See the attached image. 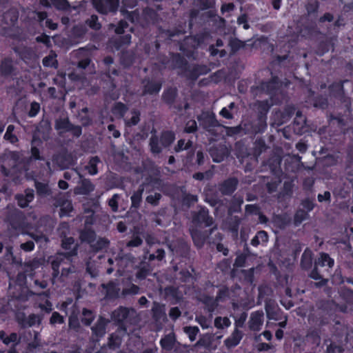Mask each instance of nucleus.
Listing matches in <instances>:
<instances>
[{"mask_svg": "<svg viewBox=\"0 0 353 353\" xmlns=\"http://www.w3.org/2000/svg\"><path fill=\"white\" fill-rule=\"evenodd\" d=\"M173 69H178V75L190 81L192 85L201 75L206 74L210 69L205 65L189 64L188 60L179 53L173 54L171 59Z\"/></svg>", "mask_w": 353, "mask_h": 353, "instance_id": "1", "label": "nucleus"}, {"mask_svg": "<svg viewBox=\"0 0 353 353\" xmlns=\"http://www.w3.org/2000/svg\"><path fill=\"white\" fill-rule=\"evenodd\" d=\"M110 321L117 327V332L123 335H130L133 331H128L132 325H137L140 318L137 311L132 307L119 306L110 314Z\"/></svg>", "mask_w": 353, "mask_h": 353, "instance_id": "2", "label": "nucleus"}, {"mask_svg": "<svg viewBox=\"0 0 353 353\" xmlns=\"http://www.w3.org/2000/svg\"><path fill=\"white\" fill-rule=\"evenodd\" d=\"M54 129L61 136L65 133H70L74 138H79L82 134V128L79 125H74L70 121L66 112H62L54 120Z\"/></svg>", "mask_w": 353, "mask_h": 353, "instance_id": "3", "label": "nucleus"}, {"mask_svg": "<svg viewBox=\"0 0 353 353\" xmlns=\"http://www.w3.org/2000/svg\"><path fill=\"white\" fill-rule=\"evenodd\" d=\"M263 83L265 92L270 95V101H272L273 103L279 105L287 101L288 97L281 89L282 82L279 77H272L270 81Z\"/></svg>", "mask_w": 353, "mask_h": 353, "instance_id": "4", "label": "nucleus"}, {"mask_svg": "<svg viewBox=\"0 0 353 353\" xmlns=\"http://www.w3.org/2000/svg\"><path fill=\"white\" fill-rule=\"evenodd\" d=\"M175 139V134L172 131H163L159 137L157 135H152L149 141L150 150L154 154H159L162 152V147L169 148Z\"/></svg>", "mask_w": 353, "mask_h": 353, "instance_id": "5", "label": "nucleus"}, {"mask_svg": "<svg viewBox=\"0 0 353 353\" xmlns=\"http://www.w3.org/2000/svg\"><path fill=\"white\" fill-rule=\"evenodd\" d=\"M192 223L196 228H212L215 223L214 218L210 215L208 208L198 205L196 210L191 212Z\"/></svg>", "mask_w": 353, "mask_h": 353, "instance_id": "6", "label": "nucleus"}, {"mask_svg": "<svg viewBox=\"0 0 353 353\" xmlns=\"http://www.w3.org/2000/svg\"><path fill=\"white\" fill-rule=\"evenodd\" d=\"M296 108L292 105H286L283 111L274 110L271 116L270 126L276 128L285 123L294 114Z\"/></svg>", "mask_w": 353, "mask_h": 353, "instance_id": "7", "label": "nucleus"}, {"mask_svg": "<svg viewBox=\"0 0 353 353\" xmlns=\"http://www.w3.org/2000/svg\"><path fill=\"white\" fill-rule=\"evenodd\" d=\"M197 120L199 123V125L210 134L214 136H216L218 134L216 128L221 125L216 119L214 113L203 112L200 115L197 116Z\"/></svg>", "mask_w": 353, "mask_h": 353, "instance_id": "8", "label": "nucleus"}, {"mask_svg": "<svg viewBox=\"0 0 353 353\" xmlns=\"http://www.w3.org/2000/svg\"><path fill=\"white\" fill-rule=\"evenodd\" d=\"M217 225H214V227L210 228L207 230H201L196 227H190L189 228V232L194 246L198 249L202 248L204 246L206 240L215 230H217Z\"/></svg>", "mask_w": 353, "mask_h": 353, "instance_id": "9", "label": "nucleus"}, {"mask_svg": "<svg viewBox=\"0 0 353 353\" xmlns=\"http://www.w3.org/2000/svg\"><path fill=\"white\" fill-rule=\"evenodd\" d=\"M95 10L100 14H115L119 7V0H91Z\"/></svg>", "mask_w": 353, "mask_h": 353, "instance_id": "10", "label": "nucleus"}, {"mask_svg": "<svg viewBox=\"0 0 353 353\" xmlns=\"http://www.w3.org/2000/svg\"><path fill=\"white\" fill-rule=\"evenodd\" d=\"M110 323V319H107L102 316H99L94 325L91 327L92 335L90 338L91 342L96 343L102 338L106 332V327Z\"/></svg>", "mask_w": 353, "mask_h": 353, "instance_id": "11", "label": "nucleus"}, {"mask_svg": "<svg viewBox=\"0 0 353 353\" xmlns=\"http://www.w3.org/2000/svg\"><path fill=\"white\" fill-rule=\"evenodd\" d=\"M243 124V134L250 136H255L265 132L267 128L266 121L258 119L253 121H248Z\"/></svg>", "mask_w": 353, "mask_h": 353, "instance_id": "12", "label": "nucleus"}, {"mask_svg": "<svg viewBox=\"0 0 353 353\" xmlns=\"http://www.w3.org/2000/svg\"><path fill=\"white\" fill-rule=\"evenodd\" d=\"M52 162L61 170H65L74 164V159L71 153L68 152H60L52 156Z\"/></svg>", "mask_w": 353, "mask_h": 353, "instance_id": "13", "label": "nucleus"}, {"mask_svg": "<svg viewBox=\"0 0 353 353\" xmlns=\"http://www.w3.org/2000/svg\"><path fill=\"white\" fill-rule=\"evenodd\" d=\"M209 154L214 162L220 163L230 154V150L224 144H218L210 148Z\"/></svg>", "mask_w": 353, "mask_h": 353, "instance_id": "14", "label": "nucleus"}, {"mask_svg": "<svg viewBox=\"0 0 353 353\" xmlns=\"http://www.w3.org/2000/svg\"><path fill=\"white\" fill-rule=\"evenodd\" d=\"M239 180L236 177H230L218 185V190L223 196H231L237 189Z\"/></svg>", "mask_w": 353, "mask_h": 353, "instance_id": "15", "label": "nucleus"}, {"mask_svg": "<svg viewBox=\"0 0 353 353\" xmlns=\"http://www.w3.org/2000/svg\"><path fill=\"white\" fill-rule=\"evenodd\" d=\"M151 312L152 319L157 325H162L168 321L164 304L154 301Z\"/></svg>", "mask_w": 353, "mask_h": 353, "instance_id": "16", "label": "nucleus"}, {"mask_svg": "<svg viewBox=\"0 0 353 353\" xmlns=\"http://www.w3.org/2000/svg\"><path fill=\"white\" fill-rule=\"evenodd\" d=\"M293 130L295 134L299 135L308 132L307 119L300 110L296 112V117L293 121Z\"/></svg>", "mask_w": 353, "mask_h": 353, "instance_id": "17", "label": "nucleus"}, {"mask_svg": "<svg viewBox=\"0 0 353 353\" xmlns=\"http://www.w3.org/2000/svg\"><path fill=\"white\" fill-rule=\"evenodd\" d=\"M143 83V91L142 95L145 96L147 94L154 95L157 94L161 88V83L159 81H156L150 79H145L142 81Z\"/></svg>", "mask_w": 353, "mask_h": 353, "instance_id": "18", "label": "nucleus"}, {"mask_svg": "<svg viewBox=\"0 0 353 353\" xmlns=\"http://www.w3.org/2000/svg\"><path fill=\"white\" fill-rule=\"evenodd\" d=\"M275 105V103H273L272 101H268V100H263V101H256L254 103V106L257 112V118L260 119H263V121H266L267 119V114L269 112L270 108Z\"/></svg>", "mask_w": 353, "mask_h": 353, "instance_id": "19", "label": "nucleus"}, {"mask_svg": "<svg viewBox=\"0 0 353 353\" xmlns=\"http://www.w3.org/2000/svg\"><path fill=\"white\" fill-rule=\"evenodd\" d=\"M316 306L323 314L332 315L338 308V304L332 300H319L316 302Z\"/></svg>", "mask_w": 353, "mask_h": 353, "instance_id": "20", "label": "nucleus"}, {"mask_svg": "<svg viewBox=\"0 0 353 353\" xmlns=\"http://www.w3.org/2000/svg\"><path fill=\"white\" fill-rule=\"evenodd\" d=\"M75 172L79 176L80 181L74 190V194L86 195L92 192L94 189V185L91 181L86 179H82V176L77 171Z\"/></svg>", "mask_w": 353, "mask_h": 353, "instance_id": "21", "label": "nucleus"}, {"mask_svg": "<svg viewBox=\"0 0 353 353\" xmlns=\"http://www.w3.org/2000/svg\"><path fill=\"white\" fill-rule=\"evenodd\" d=\"M16 67L14 65L11 58L6 57L3 59L0 63V74L4 77H8L16 74Z\"/></svg>", "mask_w": 353, "mask_h": 353, "instance_id": "22", "label": "nucleus"}, {"mask_svg": "<svg viewBox=\"0 0 353 353\" xmlns=\"http://www.w3.org/2000/svg\"><path fill=\"white\" fill-rule=\"evenodd\" d=\"M34 186L37 194L39 198L49 199L50 196H52L54 192L51 190L48 183L35 181Z\"/></svg>", "mask_w": 353, "mask_h": 353, "instance_id": "23", "label": "nucleus"}, {"mask_svg": "<svg viewBox=\"0 0 353 353\" xmlns=\"http://www.w3.org/2000/svg\"><path fill=\"white\" fill-rule=\"evenodd\" d=\"M110 241L105 237L97 236L90 245L91 250L94 252H98L108 248Z\"/></svg>", "mask_w": 353, "mask_h": 353, "instance_id": "24", "label": "nucleus"}, {"mask_svg": "<svg viewBox=\"0 0 353 353\" xmlns=\"http://www.w3.org/2000/svg\"><path fill=\"white\" fill-rule=\"evenodd\" d=\"M345 82H348V80L341 81L338 83H333L330 88L333 96L343 101H345V91L343 88V83Z\"/></svg>", "mask_w": 353, "mask_h": 353, "instance_id": "25", "label": "nucleus"}, {"mask_svg": "<svg viewBox=\"0 0 353 353\" xmlns=\"http://www.w3.org/2000/svg\"><path fill=\"white\" fill-rule=\"evenodd\" d=\"M177 95L178 92L176 88H169L163 92L162 100L171 108L174 105Z\"/></svg>", "mask_w": 353, "mask_h": 353, "instance_id": "26", "label": "nucleus"}, {"mask_svg": "<svg viewBox=\"0 0 353 353\" xmlns=\"http://www.w3.org/2000/svg\"><path fill=\"white\" fill-rule=\"evenodd\" d=\"M97 234L91 228H83L79 231V238L81 242L90 245L97 237Z\"/></svg>", "mask_w": 353, "mask_h": 353, "instance_id": "27", "label": "nucleus"}, {"mask_svg": "<svg viewBox=\"0 0 353 353\" xmlns=\"http://www.w3.org/2000/svg\"><path fill=\"white\" fill-rule=\"evenodd\" d=\"M243 203V199L241 196H234L231 199L230 205L228 210V214L232 216L233 213L240 212Z\"/></svg>", "mask_w": 353, "mask_h": 353, "instance_id": "28", "label": "nucleus"}, {"mask_svg": "<svg viewBox=\"0 0 353 353\" xmlns=\"http://www.w3.org/2000/svg\"><path fill=\"white\" fill-rule=\"evenodd\" d=\"M175 343L176 337L174 333H170L165 335L160 341L161 347L166 351L172 350L174 347Z\"/></svg>", "mask_w": 353, "mask_h": 353, "instance_id": "29", "label": "nucleus"}, {"mask_svg": "<svg viewBox=\"0 0 353 353\" xmlns=\"http://www.w3.org/2000/svg\"><path fill=\"white\" fill-rule=\"evenodd\" d=\"M338 293L347 303L353 304V290L343 285L338 288Z\"/></svg>", "mask_w": 353, "mask_h": 353, "instance_id": "30", "label": "nucleus"}, {"mask_svg": "<svg viewBox=\"0 0 353 353\" xmlns=\"http://www.w3.org/2000/svg\"><path fill=\"white\" fill-rule=\"evenodd\" d=\"M263 316L262 312H256L251 315L250 320L249 321L250 330L254 331L259 330V327L262 324Z\"/></svg>", "mask_w": 353, "mask_h": 353, "instance_id": "31", "label": "nucleus"}, {"mask_svg": "<svg viewBox=\"0 0 353 353\" xmlns=\"http://www.w3.org/2000/svg\"><path fill=\"white\" fill-rule=\"evenodd\" d=\"M253 156L257 161L259 157L263 152H265L268 149V146L266 145L265 141L262 139H257L254 143Z\"/></svg>", "mask_w": 353, "mask_h": 353, "instance_id": "32", "label": "nucleus"}, {"mask_svg": "<svg viewBox=\"0 0 353 353\" xmlns=\"http://www.w3.org/2000/svg\"><path fill=\"white\" fill-rule=\"evenodd\" d=\"M152 269L148 263L142 261L139 264V270L136 273V277L141 280L145 279L152 272Z\"/></svg>", "mask_w": 353, "mask_h": 353, "instance_id": "33", "label": "nucleus"}, {"mask_svg": "<svg viewBox=\"0 0 353 353\" xmlns=\"http://www.w3.org/2000/svg\"><path fill=\"white\" fill-rule=\"evenodd\" d=\"M242 332L237 328L234 330L232 336L225 341V344L228 347H232L237 345L242 338Z\"/></svg>", "mask_w": 353, "mask_h": 353, "instance_id": "34", "label": "nucleus"}, {"mask_svg": "<svg viewBox=\"0 0 353 353\" xmlns=\"http://www.w3.org/2000/svg\"><path fill=\"white\" fill-rule=\"evenodd\" d=\"M312 251L306 248L301 256V266L304 270H308L312 267Z\"/></svg>", "mask_w": 353, "mask_h": 353, "instance_id": "35", "label": "nucleus"}, {"mask_svg": "<svg viewBox=\"0 0 353 353\" xmlns=\"http://www.w3.org/2000/svg\"><path fill=\"white\" fill-rule=\"evenodd\" d=\"M101 288L106 290V296L114 297L118 296L120 290L118 285L113 281H110L108 283H102Z\"/></svg>", "mask_w": 353, "mask_h": 353, "instance_id": "36", "label": "nucleus"}, {"mask_svg": "<svg viewBox=\"0 0 353 353\" xmlns=\"http://www.w3.org/2000/svg\"><path fill=\"white\" fill-rule=\"evenodd\" d=\"M95 319V314L93 311L87 308L82 310L81 321L85 326H90Z\"/></svg>", "mask_w": 353, "mask_h": 353, "instance_id": "37", "label": "nucleus"}, {"mask_svg": "<svg viewBox=\"0 0 353 353\" xmlns=\"http://www.w3.org/2000/svg\"><path fill=\"white\" fill-rule=\"evenodd\" d=\"M41 320H42L41 316L34 314H30L27 318H26L25 319L23 320L21 326H22V327L25 328L27 327H32V326L34 325L36 323L39 325L41 322Z\"/></svg>", "mask_w": 353, "mask_h": 353, "instance_id": "38", "label": "nucleus"}, {"mask_svg": "<svg viewBox=\"0 0 353 353\" xmlns=\"http://www.w3.org/2000/svg\"><path fill=\"white\" fill-rule=\"evenodd\" d=\"M228 46L230 47V56H233L241 48L245 46V43L237 38L231 37Z\"/></svg>", "mask_w": 353, "mask_h": 353, "instance_id": "39", "label": "nucleus"}, {"mask_svg": "<svg viewBox=\"0 0 353 353\" xmlns=\"http://www.w3.org/2000/svg\"><path fill=\"white\" fill-rule=\"evenodd\" d=\"M144 188L143 186H140L139 189L134 192L132 196H131L132 205L131 208L137 209L140 206V203L142 201V194L143 192Z\"/></svg>", "mask_w": 353, "mask_h": 353, "instance_id": "40", "label": "nucleus"}, {"mask_svg": "<svg viewBox=\"0 0 353 353\" xmlns=\"http://www.w3.org/2000/svg\"><path fill=\"white\" fill-rule=\"evenodd\" d=\"M235 154L238 159H243L250 155L245 145L241 142H236L234 145Z\"/></svg>", "mask_w": 353, "mask_h": 353, "instance_id": "41", "label": "nucleus"}, {"mask_svg": "<svg viewBox=\"0 0 353 353\" xmlns=\"http://www.w3.org/2000/svg\"><path fill=\"white\" fill-rule=\"evenodd\" d=\"M56 57L57 54L53 51H51L49 55L45 57L43 59V65L46 67L57 68L59 64L57 60L55 59Z\"/></svg>", "mask_w": 353, "mask_h": 353, "instance_id": "42", "label": "nucleus"}, {"mask_svg": "<svg viewBox=\"0 0 353 353\" xmlns=\"http://www.w3.org/2000/svg\"><path fill=\"white\" fill-rule=\"evenodd\" d=\"M273 222L280 229H284L290 223V219L285 215L278 214L274 216Z\"/></svg>", "mask_w": 353, "mask_h": 353, "instance_id": "43", "label": "nucleus"}, {"mask_svg": "<svg viewBox=\"0 0 353 353\" xmlns=\"http://www.w3.org/2000/svg\"><path fill=\"white\" fill-rule=\"evenodd\" d=\"M205 201L208 203L212 207H215L217 205H222L223 204V200L219 198L217 193L206 194Z\"/></svg>", "mask_w": 353, "mask_h": 353, "instance_id": "44", "label": "nucleus"}, {"mask_svg": "<svg viewBox=\"0 0 353 353\" xmlns=\"http://www.w3.org/2000/svg\"><path fill=\"white\" fill-rule=\"evenodd\" d=\"M214 340V335L211 334H206L203 335L199 340L195 343V347H210Z\"/></svg>", "mask_w": 353, "mask_h": 353, "instance_id": "45", "label": "nucleus"}, {"mask_svg": "<svg viewBox=\"0 0 353 353\" xmlns=\"http://www.w3.org/2000/svg\"><path fill=\"white\" fill-rule=\"evenodd\" d=\"M100 162L99 157L95 156L90 158L88 164L85 166L86 170L90 174H96L98 172L97 163Z\"/></svg>", "mask_w": 353, "mask_h": 353, "instance_id": "46", "label": "nucleus"}, {"mask_svg": "<svg viewBox=\"0 0 353 353\" xmlns=\"http://www.w3.org/2000/svg\"><path fill=\"white\" fill-rule=\"evenodd\" d=\"M268 239V234L264 230L259 231L256 236L252 239L251 244L254 246L259 245L260 242H267Z\"/></svg>", "mask_w": 353, "mask_h": 353, "instance_id": "47", "label": "nucleus"}, {"mask_svg": "<svg viewBox=\"0 0 353 353\" xmlns=\"http://www.w3.org/2000/svg\"><path fill=\"white\" fill-rule=\"evenodd\" d=\"M128 110V108L124 103L117 102L114 105L112 112L114 115L119 116V117H123Z\"/></svg>", "mask_w": 353, "mask_h": 353, "instance_id": "48", "label": "nucleus"}, {"mask_svg": "<svg viewBox=\"0 0 353 353\" xmlns=\"http://www.w3.org/2000/svg\"><path fill=\"white\" fill-rule=\"evenodd\" d=\"M122 343V338L119 335L112 334L108 338V346L109 348L114 350L121 346Z\"/></svg>", "mask_w": 353, "mask_h": 353, "instance_id": "49", "label": "nucleus"}, {"mask_svg": "<svg viewBox=\"0 0 353 353\" xmlns=\"http://www.w3.org/2000/svg\"><path fill=\"white\" fill-rule=\"evenodd\" d=\"M49 200L51 201V203L53 206L57 208V207H61L62 203L65 202L66 199L65 198V195L63 194L61 192H59L58 194H54L53 192L52 196H50Z\"/></svg>", "mask_w": 353, "mask_h": 353, "instance_id": "50", "label": "nucleus"}, {"mask_svg": "<svg viewBox=\"0 0 353 353\" xmlns=\"http://www.w3.org/2000/svg\"><path fill=\"white\" fill-rule=\"evenodd\" d=\"M310 276L314 280H321L319 283H316V285L317 286H323L326 285L327 282V279H323L321 275L319 273L317 270V265H316V263H314V268L312 270Z\"/></svg>", "mask_w": 353, "mask_h": 353, "instance_id": "51", "label": "nucleus"}, {"mask_svg": "<svg viewBox=\"0 0 353 353\" xmlns=\"http://www.w3.org/2000/svg\"><path fill=\"white\" fill-rule=\"evenodd\" d=\"M165 294L166 296H170L176 300V302L181 299L179 290L174 286H168L165 288Z\"/></svg>", "mask_w": 353, "mask_h": 353, "instance_id": "52", "label": "nucleus"}, {"mask_svg": "<svg viewBox=\"0 0 353 353\" xmlns=\"http://www.w3.org/2000/svg\"><path fill=\"white\" fill-rule=\"evenodd\" d=\"M51 130V123L48 119H42L37 126V131L43 134H48Z\"/></svg>", "mask_w": 353, "mask_h": 353, "instance_id": "53", "label": "nucleus"}, {"mask_svg": "<svg viewBox=\"0 0 353 353\" xmlns=\"http://www.w3.org/2000/svg\"><path fill=\"white\" fill-rule=\"evenodd\" d=\"M241 223V219L237 216H231L229 221V228L235 234H238L239 227Z\"/></svg>", "mask_w": 353, "mask_h": 353, "instance_id": "54", "label": "nucleus"}, {"mask_svg": "<svg viewBox=\"0 0 353 353\" xmlns=\"http://www.w3.org/2000/svg\"><path fill=\"white\" fill-rule=\"evenodd\" d=\"M315 263L316 265L320 264L322 266L327 265L329 267H332L333 265L334 261L327 254L322 253L320 258H319V259L315 261Z\"/></svg>", "mask_w": 353, "mask_h": 353, "instance_id": "55", "label": "nucleus"}, {"mask_svg": "<svg viewBox=\"0 0 353 353\" xmlns=\"http://www.w3.org/2000/svg\"><path fill=\"white\" fill-rule=\"evenodd\" d=\"M51 7L54 6L57 10H65L70 8V3L67 0H49Z\"/></svg>", "mask_w": 353, "mask_h": 353, "instance_id": "56", "label": "nucleus"}, {"mask_svg": "<svg viewBox=\"0 0 353 353\" xmlns=\"http://www.w3.org/2000/svg\"><path fill=\"white\" fill-rule=\"evenodd\" d=\"M197 196L190 194H185L182 199V205L189 208L196 202H197Z\"/></svg>", "mask_w": 353, "mask_h": 353, "instance_id": "57", "label": "nucleus"}, {"mask_svg": "<svg viewBox=\"0 0 353 353\" xmlns=\"http://www.w3.org/2000/svg\"><path fill=\"white\" fill-rule=\"evenodd\" d=\"M25 234L31 237L37 243H47L48 241V239L41 232L34 233L26 232Z\"/></svg>", "mask_w": 353, "mask_h": 353, "instance_id": "58", "label": "nucleus"}, {"mask_svg": "<svg viewBox=\"0 0 353 353\" xmlns=\"http://www.w3.org/2000/svg\"><path fill=\"white\" fill-rule=\"evenodd\" d=\"M183 331L188 335L190 340L194 341L199 332V329L196 326H185L183 327Z\"/></svg>", "mask_w": 353, "mask_h": 353, "instance_id": "59", "label": "nucleus"}, {"mask_svg": "<svg viewBox=\"0 0 353 353\" xmlns=\"http://www.w3.org/2000/svg\"><path fill=\"white\" fill-rule=\"evenodd\" d=\"M73 210L72 203L65 200V202L62 203L61 207L60 208V216H68L69 213Z\"/></svg>", "mask_w": 353, "mask_h": 353, "instance_id": "60", "label": "nucleus"}, {"mask_svg": "<svg viewBox=\"0 0 353 353\" xmlns=\"http://www.w3.org/2000/svg\"><path fill=\"white\" fill-rule=\"evenodd\" d=\"M308 214L305 210L300 209L296 211L294 215V224L299 225L303 221L308 218Z\"/></svg>", "mask_w": 353, "mask_h": 353, "instance_id": "61", "label": "nucleus"}, {"mask_svg": "<svg viewBox=\"0 0 353 353\" xmlns=\"http://www.w3.org/2000/svg\"><path fill=\"white\" fill-rule=\"evenodd\" d=\"M179 274L180 275L179 280L183 283H190L194 279L192 273L188 270H181Z\"/></svg>", "mask_w": 353, "mask_h": 353, "instance_id": "62", "label": "nucleus"}, {"mask_svg": "<svg viewBox=\"0 0 353 353\" xmlns=\"http://www.w3.org/2000/svg\"><path fill=\"white\" fill-rule=\"evenodd\" d=\"M86 23L90 28L94 30H99L101 28V25L99 22L98 17L95 14H92L90 19H87Z\"/></svg>", "mask_w": 353, "mask_h": 353, "instance_id": "63", "label": "nucleus"}, {"mask_svg": "<svg viewBox=\"0 0 353 353\" xmlns=\"http://www.w3.org/2000/svg\"><path fill=\"white\" fill-rule=\"evenodd\" d=\"M80 323L77 314H72L69 317V327L78 332L80 329Z\"/></svg>", "mask_w": 353, "mask_h": 353, "instance_id": "64", "label": "nucleus"}]
</instances>
